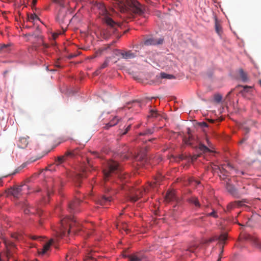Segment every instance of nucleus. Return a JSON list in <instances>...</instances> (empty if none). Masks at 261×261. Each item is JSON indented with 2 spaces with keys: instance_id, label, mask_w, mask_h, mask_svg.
Returning a JSON list of instances; mask_svg holds the SVG:
<instances>
[{
  "instance_id": "1",
  "label": "nucleus",
  "mask_w": 261,
  "mask_h": 261,
  "mask_svg": "<svg viewBox=\"0 0 261 261\" xmlns=\"http://www.w3.org/2000/svg\"><path fill=\"white\" fill-rule=\"evenodd\" d=\"M60 227V231L58 232L60 237L65 236L66 233H78L83 231L82 227L76 222L74 218L70 216L61 219Z\"/></svg>"
},
{
  "instance_id": "2",
  "label": "nucleus",
  "mask_w": 261,
  "mask_h": 261,
  "mask_svg": "<svg viewBox=\"0 0 261 261\" xmlns=\"http://www.w3.org/2000/svg\"><path fill=\"white\" fill-rule=\"evenodd\" d=\"M103 178L105 181L109 180V178L117 175L121 180L122 178L125 179L126 176L122 173L121 169L119 164L113 160L107 162L103 169Z\"/></svg>"
},
{
  "instance_id": "3",
  "label": "nucleus",
  "mask_w": 261,
  "mask_h": 261,
  "mask_svg": "<svg viewBox=\"0 0 261 261\" xmlns=\"http://www.w3.org/2000/svg\"><path fill=\"white\" fill-rule=\"evenodd\" d=\"M120 11L124 14L123 17L127 19H131L133 14L141 15L143 13L141 5L137 1L132 2L129 7L125 5L122 6L120 8Z\"/></svg>"
},
{
  "instance_id": "4",
  "label": "nucleus",
  "mask_w": 261,
  "mask_h": 261,
  "mask_svg": "<svg viewBox=\"0 0 261 261\" xmlns=\"http://www.w3.org/2000/svg\"><path fill=\"white\" fill-rule=\"evenodd\" d=\"M103 20L107 25V29L109 35H111L112 34L115 33L117 30L118 24L108 15L104 16Z\"/></svg>"
},
{
  "instance_id": "5",
  "label": "nucleus",
  "mask_w": 261,
  "mask_h": 261,
  "mask_svg": "<svg viewBox=\"0 0 261 261\" xmlns=\"http://www.w3.org/2000/svg\"><path fill=\"white\" fill-rule=\"evenodd\" d=\"M28 186L23 185L9 189L8 190V193L13 195L14 197L18 198L21 195L27 194L24 191H28Z\"/></svg>"
},
{
  "instance_id": "6",
  "label": "nucleus",
  "mask_w": 261,
  "mask_h": 261,
  "mask_svg": "<svg viewBox=\"0 0 261 261\" xmlns=\"http://www.w3.org/2000/svg\"><path fill=\"white\" fill-rule=\"evenodd\" d=\"M67 12L64 8H61L59 10V12L56 17V20L61 25L63 29L64 27H66L69 23V21L66 19Z\"/></svg>"
},
{
  "instance_id": "7",
  "label": "nucleus",
  "mask_w": 261,
  "mask_h": 261,
  "mask_svg": "<svg viewBox=\"0 0 261 261\" xmlns=\"http://www.w3.org/2000/svg\"><path fill=\"white\" fill-rule=\"evenodd\" d=\"M148 191L147 188L143 189H138L131 192L129 196V200L134 202L137 201L140 198L142 197L143 194Z\"/></svg>"
},
{
  "instance_id": "8",
  "label": "nucleus",
  "mask_w": 261,
  "mask_h": 261,
  "mask_svg": "<svg viewBox=\"0 0 261 261\" xmlns=\"http://www.w3.org/2000/svg\"><path fill=\"white\" fill-rule=\"evenodd\" d=\"M218 168L221 175H220V177L222 179H225L226 176L228 175V174H230L231 173L227 170L229 169L230 170H233V167L229 163H227L226 164H223L220 166H216V169Z\"/></svg>"
},
{
  "instance_id": "9",
  "label": "nucleus",
  "mask_w": 261,
  "mask_h": 261,
  "mask_svg": "<svg viewBox=\"0 0 261 261\" xmlns=\"http://www.w3.org/2000/svg\"><path fill=\"white\" fill-rule=\"evenodd\" d=\"M76 153H77L75 150H68L63 155L58 157L57 159L55 161L56 165L57 166H59L64 162L67 158H74L76 155Z\"/></svg>"
},
{
  "instance_id": "10",
  "label": "nucleus",
  "mask_w": 261,
  "mask_h": 261,
  "mask_svg": "<svg viewBox=\"0 0 261 261\" xmlns=\"http://www.w3.org/2000/svg\"><path fill=\"white\" fill-rule=\"evenodd\" d=\"M163 42V40L162 39H160L157 40L151 37H144L143 40V43L146 46L161 44Z\"/></svg>"
},
{
  "instance_id": "11",
  "label": "nucleus",
  "mask_w": 261,
  "mask_h": 261,
  "mask_svg": "<svg viewBox=\"0 0 261 261\" xmlns=\"http://www.w3.org/2000/svg\"><path fill=\"white\" fill-rule=\"evenodd\" d=\"M118 55L121 56V57L124 59H131L137 56V51L133 53L130 50H119Z\"/></svg>"
},
{
  "instance_id": "12",
  "label": "nucleus",
  "mask_w": 261,
  "mask_h": 261,
  "mask_svg": "<svg viewBox=\"0 0 261 261\" xmlns=\"http://www.w3.org/2000/svg\"><path fill=\"white\" fill-rule=\"evenodd\" d=\"M80 202V200L78 199L70 202L68 204V211L69 212L71 213H75L77 211V208Z\"/></svg>"
},
{
  "instance_id": "13",
  "label": "nucleus",
  "mask_w": 261,
  "mask_h": 261,
  "mask_svg": "<svg viewBox=\"0 0 261 261\" xmlns=\"http://www.w3.org/2000/svg\"><path fill=\"white\" fill-rule=\"evenodd\" d=\"M165 200L167 202L177 201V198L175 195V192L173 191H168L165 196Z\"/></svg>"
},
{
  "instance_id": "14",
  "label": "nucleus",
  "mask_w": 261,
  "mask_h": 261,
  "mask_svg": "<svg viewBox=\"0 0 261 261\" xmlns=\"http://www.w3.org/2000/svg\"><path fill=\"white\" fill-rule=\"evenodd\" d=\"M29 137H20L17 143L18 146L20 148H26L29 144Z\"/></svg>"
},
{
  "instance_id": "15",
  "label": "nucleus",
  "mask_w": 261,
  "mask_h": 261,
  "mask_svg": "<svg viewBox=\"0 0 261 261\" xmlns=\"http://www.w3.org/2000/svg\"><path fill=\"white\" fill-rule=\"evenodd\" d=\"M111 201V197H107L106 196H102L99 198L98 200V203L101 205H106L108 203Z\"/></svg>"
},
{
  "instance_id": "16",
  "label": "nucleus",
  "mask_w": 261,
  "mask_h": 261,
  "mask_svg": "<svg viewBox=\"0 0 261 261\" xmlns=\"http://www.w3.org/2000/svg\"><path fill=\"white\" fill-rule=\"evenodd\" d=\"M175 79V77L174 75H173L172 74H167L165 72H161V73H160V74L156 75V79L157 80H159L160 79Z\"/></svg>"
},
{
  "instance_id": "17",
  "label": "nucleus",
  "mask_w": 261,
  "mask_h": 261,
  "mask_svg": "<svg viewBox=\"0 0 261 261\" xmlns=\"http://www.w3.org/2000/svg\"><path fill=\"white\" fill-rule=\"evenodd\" d=\"M128 258L129 261H147L144 256L140 255H131Z\"/></svg>"
},
{
  "instance_id": "18",
  "label": "nucleus",
  "mask_w": 261,
  "mask_h": 261,
  "mask_svg": "<svg viewBox=\"0 0 261 261\" xmlns=\"http://www.w3.org/2000/svg\"><path fill=\"white\" fill-rule=\"evenodd\" d=\"M227 234L226 233H224V234H222L221 235H220L218 238L216 237V238L210 239L208 240V243H211L213 241H214L218 239L220 243H223L227 240Z\"/></svg>"
},
{
  "instance_id": "19",
  "label": "nucleus",
  "mask_w": 261,
  "mask_h": 261,
  "mask_svg": "<svg viewBox=\"0 0 261 261\" xmlns=\"http://www.w3.org/2000/svg\"><path fill=\"white\" fill-rule=\"evenodd\" d=\"M226 188L227 190L228 191V192L229 193H230L231 195H237V192L236 189H235V188L234 187V186L230 184L229 183H227V184L226 185Z\"/></svg>"
},
{
  "instance_id": "20",
  "label": "nucleus",
  "mask_w": 261,
  "mask_h": 261,
  "mask_svg": "<svg viewBox=\"0 0 261 261\" xmlns=\"http://www.w3.org/2000/svg\"><path fill=\"white\" fill-rule=\"evenodd\" d=\"M188 201L193 204L197 207H200V204L198 200V198L196 197H192L188 199Z\"/></svg>"
},
{
  "instance_id": "21",
  "label": "nucleus",
  "mask_w": 261,
  "mask_h": 261,
  "mask_svg": "<svg viewBox=\"0 0 261 261\" xmlns=\"http://www.w3.org/2000/svg\"><path fill=\"white\" fill-rule=\"evenodd\" d=\"M161 178L158 177L154 179V180L153 182H150L149 184V187L150 188L154 189L156 187H157L158 185L159 184V182L160 181Z\"/></svg>"
},
{
  "instance_id": "22",
  "label": "nucleus",
  "mask_w": 261,
  "mask_h": 261,
  "mask_svg": "<svg viewBox=\"0 0 261 261\" xmlns=\"http://www.w3.org/2000/svg\"><path fill=\"white\" fill-rule=\"evenodd\" d=\"M53 243V240H50L49 242L47 243L46 244H45L43 246V248L42 249V251L41 253L42 254H44L46 253V252L49 249L50 245Z\"/></svg>"
},
{
  "instance_id": "23",
  "label": "nucleus",
  "mask_w": 261,
  "mask_h": 261,
  "mask_svg": "<svg viewBox=\"0 0 261 261\" xmlns=\"http://www.w3.org/2000/svg\"><path fill=\"white\" fill-rule=\"evenodd\" d=\"M198 246L197 244H193L189 247L187 251L192 253H196L197 252L196 250L198 249Z\"/></svg>"
},
{
  "instance_id": "24",
  "label": "nucleus",
  "mask_w": 261,
  "mask_h": 261,
  "mask_svg": "<svg viewBox=\"0 0 261 261\" xmlns=\"http://www.w3.org/2000/svg\"><path fill=\"white\" fill-rule=\"evenodd\" d=\"M239 73L242 80L243 82H246L248 80V76L247 74L243 71L242 69L239 70Z\"/></svg>"
},
{
  "instance_id": "25",
  "label": "nucleus",
  "mask_w": 261,
  "mask_h": 261,
  "mask_svg": "<svg viewBox=\"0 0 261 261\" xmlns=\"http://www.w3.org/2000/svg\"><path fill=\"white\" fill-rule=\"evenodd\" d=\"M9 44H1L0 45V53H6L9 50Z\"/></svg>"
},
{
  "instance_id": "26",
  "label": "nucleus",
  "mask_w": 261,
  "mask_h": 261,
  "mask_svg": "<svg viewBox=\"0 0 261 261\" xmlns=\"http://www.w3.org/2000/svg\"><path fill=\"white\" fill-rule=\"evenodd\" d=\"M118 119L117 118H115L112 121H111L109 123L106 124L105 128L106 129H109L110 127H112L116 125L118 123Z\"/></svg>"
},
{
  "instance_id": "27",
  "label": "nucleus",
  "mask_w": 261,
  "mask_h": 261,
  "mask_svg": "<svg viewBox=\"0 0 261 261\" xmlns=\"http://www.w3.org/2000/svg\"><path fill=\"white\" fill-rule=\"evenodd\" d=\"M118 119L117 118H115L112 121H111L109 123L106 124L105 128L106 129H109L110 127H112L116 125L118 123Z\"/></svg>"
},
{
  "instance_id": "28",
  "label": "nucleus",
  "mask_w": 261,
  "mask_h": 261,
  "mask_svg": "<svg viewBox=\"0 0 261 261\" xmlns=\"http://www.w3.org/2000/svg\"><path fill=\"white\" fill-rule=\"evenodd\" d=\"M251 240L254 243L255 246L261 250V242H259L257 238L251 237Z\"/></svg>"
},
{
  "instance_id": "29",
  "label": "nucleus",
  "mask_w": 261,
  "mask_h": 261,
  "mask_svg": "<svg viewBox=\"0 0 261 261\" xmlns=\"http://www.w3.org/2000/svg\"><path fill=\"white\" fill-rule=\"evenodd\" d=\"M199 149L200 151L204 153L210 151V149L201 143H200L199 144Z\"/></svg>"
},
{
  "instance_id": "30",
  "label": "nucleus",
  "mask_w": 261,
  "mask_h": 261,
  "mask_svg": "<svg viewBox=\"0 0 261 261\" xmlns=\"http://www.w3.org/2000/svg\"><path fill=\"white\" fill-rule=\"evenodd\" d=\"M83 174H79L76 175V176H75L74 180L76 182L77 186H80V180L83 177Z\"/></svg>"
},
{
  "instance_id": "31",
  "label": "nucleus",
  "mask_w": 261,
  "mask_h": 261,
  "mask_svg": "<svg viewBox=\"0 0 261 261\" xmlns=\"http://www.w3.org/2000/svg\"><path fill=\"white\" fill-rule=\"evenodd\" d=\"M28 19L29 21H32V22L35 20H39V18L35 14H31L30 16H28Z\"/></svg>"
},
{
  "instance_id": "32",
  "label": "nucleus",
  "mask_w": 261,
  "mask_h": 261,
  "mask_svg": "<svg viewBox=\"0 0 261 261\" xmlns=\"http://www.w3.org/2000/svg\"><path fill=\"white\" fill-rule=\"evenodd\" d=\"M96 259L95 257V256L91 254L90 253H88V255L86 256V259H85V261H96Z\"/></svg>"
},
{
  "instance_id": "33",
  "label": "nucleus",
  "mask_w": 261,
  "mask_h": 261,
  "mask_svg": "<svg viewBox=\"0 0 261 261\" xmlns=\"http://www.w3.org/2000/svg\"><path fill=\"white\" fill-rule=\"evenodd\" d=\"M206 216L208 217H213L215 218H218V215L217 214V212L213 208H212V212L210 213L207 214Z\"/></svg>"
},
{
  "instance_id": "34",
  "label": "nucleus",
  "mask_w": 261,
  "mask_h": 261,
  "mask_svg": "<svg viewBox=\"0 0 261 261\" xmlns=\"http://www.w3.org/2000/svg\"><path fill=\"white\" fill-rule=\"evenodd\" d=\"M214 97V100L217 103H220L221 101L222 98V95L219 94H215Z\"/></svg>"
},
{
  "instance_id": "35",
  "label": "nucleus",
  "mask_w": 261,
  "mask_h": 261,
  "mask_svg": "<svg viewBox=\"0 0 261 261\" xmlns=\"http://www.w3.org/2000/svg\"><path fill=\"white\" fill-rule=\"evenodd\" d=\"M237 202H231L229 203L227 206V210L228 211H230L233 209L237 204Z\"/></svg>"
},
{
  "instance_id": "36",
  "label": "nucleus",
  "mask_w": 261,
  "mask_h": 261,
  "mask_svg": "<svg viewBox=\"0 0 261 261\" xmlns=\"http://www.w3.org/2000/svg\"><path fill=\"white\" fill-rule=\"evenodd\" d=\"M24 212L25 214H29L30 213H34V209L33 207L28 206L24 210Z\"/></svg>"
},
{
  "instance_id": "37",
  "label": "nucleus",
  "mask_w": 261,
  "mask_h": 261,
  "mask_svg": "<svg viewBox=\"0 0 261 261\" xmlns=\"http://www.w3.org/2000/svg\"><path fill=\"white\" fill-rule=\"evenodd\" d=\"M159 115L156 110H150V114L148 116L149 117H157Z\"/></svg>"
},
{
  "instance_id": "38",
  "label": "nucleus",
  "mask_w": 261,
  "mask_h": 261,
  "mask_svg": "<svg viewBox=\"0 0 261 261\" xmlns=\"http://www.w3.org/2000/svg\"><path fill=\"white\" fill-rule=\"evenodd\" d=\"M215 30H216V32L218 34H220V33L222 32L221 31V27L217 21L215 22Z\"/></svg>"
},
{
  "instance_id": "39",
  "label": "nucleus",
  "mask_w": 261,
  "mask_h": 261,
  "mask_svg": "<svg viewBox=\"0 0 261 261\" xmlns=\"http://www.w3.org/2000/svg\"><path fill=\"white\" fill-rule=\"evenodd\" d=\"M193 139V136L190 135H189L188 139H185L184 140L186 144L192 145V141Z\"/></svg>"
},
{
  "instance_id": "40",
  "label": "nucleus",
  "mask_w": 261,
  "mask_h": 261,
  "mask_svg": "<svg viewBox=\"0 0 261 261\" xmlns=\"http://www.w3.org/2000/svg\"><path fill=\"white\" fill-rule=\"evenodd\" d=\"M152 133H153V132L151 129H147L144 132L140 133L139 134V136H144V135L151 134H152Z\"/></svg>"
},
{
  "instance_id": "41",
  "label": "nucleus",
  "mask_w": 261,
  "mask_h": 261,
  "mask_svg": "<svg viewBox=\"0 0 261 261\" xmlns=\"http://www.w3.org/2000/svg\"><path fill=\"white\" fill-rule=\"evenodd\" d=\"M12 237L18 240H20L23 238L22 236L19 233H15L13 234Z\"/></svg>"
},
{
  "instance_id": "42",
  "label": "nucleus",
  "mask_w": 261,
  "mask_h": 261,
  "mask_svg": "<svg viewBox=\"0 0 261 261\" xmlns=\"http://www.w3.org/2000/svg\"><path fill=\"white\" fill-rule=\"evenodd\" d=\"M109 61L108 60H106L104 63L100 66L99 67V69H102L105 68L107 67L108 65Z\"/></svg>"
},
{
  "instance_id": "43",
  "label": "nucleus",
  "mask_w": 261,
  "mask_h": 261,
  "mask_svg": "<svg viewBox=\"0 0 261 261\" xmlns=\"http://www.w3.org/2000/svg\"><path fill=\"white\" fill-rule=\"evenodd\" d=\"M24 167H25V165H22V166H21L20 167H19L17 169H16L15 170V171L13 173L10 174V175H14V174H15L16 173H18L20 170H21L22 168H23Z\"/></svg>"
},
{
  "instance_id": "44",
  "label": "nucleus",
  "mask_w": 261,
  "mask_h": 261,
  "mask_svg": "<svg viewBox=\"0 0 261 261\" xmlns=\"http://www.w3.org/2000/svg\"><path fill=\"white\" fill-rule=\"evenodd\" d=\"M130 103H132L134 105V106H137V107H141L140 102L137 100H134L132 102H131Z\"/></svg>"
},
{
  "instance_id": "45",
  "label": "nucleus",
  "mask_w": 261,
  "mask_h": 261,
  "mask_svg": "<svg viewBox=\"0 0 261 261\" xmlns=\"http://www.w3.org/2000/svg\"><path fill=\"white\" fill-rule=\"evenodd\" d=\"M131 127V124H129L127 127L125 128V131L122 133V135H125L130 129Z\"/></svg>"
},
{
  "instance_id": "46",
  "label": "nucleus",
  "mask_w": 261,
  "mask_h": 261,
  "mask_svg": "<svg viewBox=\"0 0 261 261\" xmlns=\"http://www.w3.org/2000/svg\"><path fill=\"white\" fill-rule=\"evenodd\" d=\"M122 229L127 233L128 229L127 228V225L126 223L122 224Z\"/></svg>"
},
{
  "instance_id": "47",
  "label": "nucleus",
  "mask_w": 261,
  "mask_h": 261,
  "mask_svg": "<svg viewBox=\"0 0 261 261\" xmlns=\"http://www.w3.org/2000/svg\"><path fill=\"white\" fill-rule=\"evenodd\" d=\"M199 124L202 127H207L208 126L207 123L205 122H200L199 123Z\"/></svg>"
},
{
  "instance_id": "48",
  "label": "nucleus",
  "mask_w": 261,
  "mask_h": 261,
  "mask_svg": "<svg viewBox=\"0 0 261 261\" xmlns=\"http://www.w3.org/2000/svg\"><path fill=\"white\" fill-rule=\"evenodd\" d=\"M243 90L244 91H246V92H248L249 89L251 88V87L250 86H243Z\"/></svg>"
},
{
  "instance_id": "49",
  "label": "nucleus",
  "mask_w": 261,
  "mask_h": 261,
  "mask_svg": "<svg viewBox=\"0 0 261 261\" xmlns=\"http://www.w3.org/2000/svg\"><path fill=\"white\" fill-rule=\"evenodd\" d=\"M91 153L94 154V155H95L97 158H100L99 155V153L98 152H96V151H92L91 152Z\"/></svg>"
},
{
  "instance_id": "50",
  "label": "nucleus",
  "mask_w": 261,
  "mask_h": 261,
  "mask_svg": "<svg viewBox=\"0 0 261 261\" xmlns=\"http://www.w3.org/2000/svg\"><path fill=\"white\" fill-rule=\"evenodd\" d=\"M236 173L238 175H239L240 174H241V175H244V172L243 171H239L238 170H236Z\"/></svg>"
},
{
  "instance_id": "51",
  "label": "nucleus",
  "mask_w": 261,
  "mask_h": 261,
  "mask_svg": "<svg viewBox=\"0 0 261 261\" xmlns=\"http://www.w3.org/2000/svg\"><path fill=\"white\" fill-rule=\"evenodd\" d=\"M223 248H222L221 253L219 254V258L218 259V260L217 261H221V256H222V254L223 253Z\"/></svg>"
},
{
  "instance_id": "52",
  "label": "nucleus",
  "mask_w": 261,
  "mask_h": 261,
  "mask_svg": "<svg viewBox=\"0 0 261 261\" xmlns=\"http://www.w3.org/2000/svg\"><path fill=\"white\" fill-rule=\"evenodd\" d=\"M32 239L33 240H37L38 239H40V237H38V236H33L31 237Z\"/></svg>"
},
{
  "instance_id": "53",
  "label": "nucleus",
  "mask_w": 261,
  "mask_h": 261,
  "mask_svg": "<svg viewBox=\"0 0 261 261\" xmlns=\"http://www.w3.org/2000/svg\"><path fill=\"white\" fill-rule=\"evenodd\" d=\"M244 129H245V132L246 133H248L249 132V130H250L249 128L248 127H244Z\"/></svg>"
},
{
  "instance_id": "54",
  "label": "nucleus",
  "mask_w": 261,
  "mask_h": 261,
  "mask_svg": "<svg viewBox=\"0 0 261 261\" xmlns=\"http://www.w3.org/2000/svg\"><path fill=\"white\" fill-rule=\"evenodd\" d=\"M31 145L32 146L31 149H34L36 150L38 148V146L34 147L33 143H32Z\"/></svg>"
},
{
  "instance_id": "55",
  "label": "nucleus",
  "mask_w": 261,
  "mask_h": 261,
  "mask_svg": "<svg viewBox=\"0 0 261 261\" xmlns=\"http://www.w3.org/2000/svg\"><path fill=\"white\" fill-rule=\"evenodd\" d=\"M58 36V34L54 33L53 35V37L54 39H55Z\"/></svg>"
},
{
  "instance_id": "56",
  "label": "nucleus",
  "mask_w": 261,
  "mask_h": 261,
  "mask_svg": "<svg viewBox=\"0 0 261 261\" xmlns=\"http://www.w3.org/2000/svg\"><path fill=\"white\" fill-rule=\"evenodd\" d=\"M206 141L208 145L210 146V142L209 139L207 137H206Z\"/></svg>"
},
{
  "instance_id": "57",
  "label": "nucleus",
  "mask_w": 261,
  "mask_h": 261,
  "mask_svg": "<svg viewBox=\"0 0 261 261\" xmlns=\"http://www.w3.org/2000/svg\"><path fill=\"white\" fill-rule=\"evenodd\" d=\"M37 3V0H33L32 4L33 5H35Z\"/></svg>"
},
{
  "instance_id": "58",
  "label": "nucleus",
  "mask_w": 261,
  "mask_h": 261,
  "mask_svg": "<svg viewBox=\"0 0 261 261\" xmlns=\"http://www.w3.org/2000/svg\"><path fill=\"white\" fill-rule=\"evenodd\" d=\"M75 56H76L74 55H72L69 56V58L71 59V58H73V57H74Z\"/></svg>"
},
{
  "instance_id": "59",
  "label": "nucleus",
  "mask_w": 261,
  "mask_h": 261,
  "mask_svg": "<svg viewBox=\"0 0 261 261\" xmlns=\"http://www.w3.org/2000/svg\"><path fill=\"white\" fill-rule=\"evenodd\" d=\"M69 257V255H67L66 256V261H69L68 257Z\"/></svg>"
},
{
  "instance_id": "60",
  "label": "nucleus",
  "mask_w": 261,
  "mask_h": 261,
  "mask_svg": "<svg viewBox=\"0 0 261 261\" xmlns=\"http://www.w3.org/2000/svg\"><path fill=\"white\" fill-rule=\"evenodd\" d=\"M117 228L118 229H120L121 228L120 226L119 225H117Z\"/></svg>"
},
{
  "instance_id": "61",
  "label": "nucleus",
  "mask_w": 261,
  "mask_h": 261,
  "mask_svg": "<svg viewBox=\"0 0 261 261\" xmlns=\"http://www.w3.org/2000/svg\"><path fill=\"white\" fill-rule=\"evenodd\" d=\"M227 170L231 173V174L232 173V172L233 170H230L229 169H228L227 168Z\"/></svg>"
},
{
  "instance_id": "62",
  "label": "nucleus",
  "mask_w": 261,
  "mask_h": 261,
  "mask_svg": "<svg viewBox=\"0 0 261 261\" xmlns=\"http://www.w3.org/2000/svg\"><path fill=\"white\" fill-rule=\"evenodd\" d=\"M124 158L125 159H127L128 158V156L127 155H125L124 156Z\"/></svg>"
},
{
  "instance_id": "63",
  "label": "nucleus",
  "mask_w": 261,
  "mask_h": 261,
  "mask_svg": "<svg viewBox=\"0 0 261 261\" xmlns=\"http://www.w3.org/2000/svg\"><path fill=\"white\" fill-rule=\"evenodd\" d=\"M44 46L45 48H47L48 47V45L47 44H44Z\"/></svg>"
},
{
  "instance_id": "64",
  "label": "nucleus",
  "mask_w": 261,
  "mask_h": 261,
  "mask_svg": "<svg viewBox=\"0 0 261 261\" xmlns=\"http://www.w3.org/2000/svg\"><path fill=\"white\" fill-rule=\"evenodd\" d=\"M2 186V181L1 179H0V186Z\"/></svg>"
}]
</instances>
